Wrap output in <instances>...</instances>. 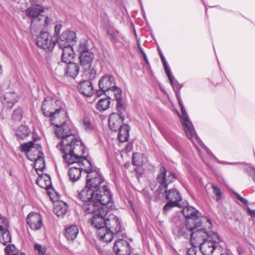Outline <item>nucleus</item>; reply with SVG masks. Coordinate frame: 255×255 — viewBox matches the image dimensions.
<instances>
[{
    "instance_id": "obj_58",
    "label": "nucleus",
    "mask_w": 255,
    "mask_h": 255,
    "mask_svg": "<svg viewBox=\"0 0 255 255\" xmlns=\"http://www.w3.org/2000/svg\"><path fill=\"white\" fill-rule=\"evenodd\" d=\"M3 70L2 66L0 64V77L2 75Z\"/></svg>"
},
{
    "instance_id": "obj_49",
    "label": "nucleus",
    "mask_w": 255,
    "mask_h": 255,
    "mask_svg": "<svg viewBox=\"0 0 255 255\" xmlns=\"http://www.w3.org/2000/svg\"><path fill=\"white\" fill-rule=\"evenodd\" d=\"M89 71V80L92 82L97 76V71L93 68L90 69Z\"/></svg>"
},
{
    "instance_id": "obj_10",
    "label": "nucleus",
    "mask_w": 255,
    "mask_h": 255,
    "mask_svg": "<svg viewBox=\"0 0 255 255\" xmlns=\"http://www.w3.org/2000/svg\"><path fill=\"white\" fill-rule=\"evenodd\" d=\"M54 102L50 99L45 98L43 101L41 106V111L46 117L50 118V123L52 125H58L55 119L59 118L60 112L63 109L58 108L55 109Z\"/></svg>"
},
{
    "instance_id": "obj_32",
    "label": "nucleus",
    "mask_w": 255,
    "mask_h": 255,
    "mask_svg": "<svg viewBox=\"0 0 255 255\" xmlns=\"http://www.w3.org/2000/svg\"><path fill=\"white\" fill-rule=\"evenodd\" d=\"M30 132V129L28 127L21 125L16 130V135L18 140H23L29 135Z\"/></svg>"
},
{
    "instance_id": "obj_19",
    "label": "nucleus",
    "mask_w": 255,
    "mask_h": 255,
    "mask_svg": "<svg viewBox=\"0 0 255 255\" xmlns=\"http://www.w3.org/2000/svg\"><path fill=\"white\" fill-rule=\"evenodd\" d=\"M26 222L30 229L34 231L40 229L42 226V217L37 213H30L26 218Z\"/></svg>"
},
{
    "instance_id": "obj_57",
    "label": "nucleus",
    "mask_w": 255,
    "mask_h": 255,
    "mask_svg": "<svg viewBox=\"0 0 255 255\" xmlns=\"http://www.w3.org/2000/svg\"><path fill=\"white\" fill-rule=\"evenodd\" d=\"M175 93L176 94V96L177 98V99L178 100V97H180V91H178V92H177V91H175Z\"/></svg>"
},
{
    "instance_id": "obj_51",
    "label": "nucleus",
    "mask_w": 255,
    "mask_h": 255,
    "mask_svg": "<svg viewBox=\"0 0 255 255\" xmlns=\"http://www.w3.org/2000/svg\"><path fill=\"white\" fill-rule=\"evenodd\" d=\"M236 197L237 199H238L240 202L242 203L247 205L248 203V201L245 198L242 197L239 194L236 193H235Z\"/></svg>"
},
{
    "instance_id": "obj_27",
    "label": "nucleus",
    "mask_w": 255,
    "mask_h": 255,
    "mask_svg": "<svg viewBox=\"0 0 255 255\" xmlns=\"http://www.w3.org/2000/svg\"><path fill=\"white\" fill-rule=\"evenodd\" d=\"M37 154L36 156L30 157L29 154H27V158L30 161H34V167L36 170L42 171L45 167L44 160L40 157L39 154Z\"/></svg>"
},
{
    "instance_id": "obj_42",
    "label": "nucleus",
    "mask_w": 255,
    "mask_h": 255,
    "mask_svg": "<svg viewBox=\"0 0 255 255\" xmlns=\"http://www.w3.org/2000/svg\"><path fill=\"white\" fill-rule=\"evenodd\" d=\"M22 118V114L21 109L18 108L15 109L12 113V119L15 121L19 122Z\"/></svg>"
},
{
    "instance_id": "obj_61",
    "label": "nucleus",
    "mask_w": 255,
    "mask_h": 255,
    "mask_svg": "<svg viewBox=\"0 0 255 255\" xmlns=\"http://www.w3.org/2000/svg\"><path fill=\"white\" fill-rule=\"evenodd\" d=\"M144 58L145 60L146 61H147V58H145L144 57Z\"/></svg>"
},
{
    "instance_id": "obj_26",
    "label": "nucleus",
    "mask_w": 255,
    "mask_h": 255,
    "mask_svg": "<svg viewBox=\"0 0 255 255\" xmlns=\"http://www.w3.org/2000/svg\"><path fill=\"white\" fill-rule=\"evenodd\" d=\"M166 192V198L169 201L175 202L177 204H182V197L180 194L175 189H171L167 191L165 189Z\"/></svg>"
},
{
    "instance_id": "obj_55",
    "label": "nucleus",
    "mask_w": 255,
    "mask_h": 255,
    "mask_svg": "<svg viewBox=\"0 0 255 255\" xmlns=\"http://www.w3.org/2000/svg\"><path fill=\"white\" fill-rule=\"evenodd\" d=\"M201 158L204 163H205L207 165H209V162L206 159L203 157H201Z\"/></svg>"
},
{
    "instance_id": "obj_39",
    "label": "nucleus",
    "mask_w": 255,
    "mask_h": 255,
    "mask_svg": "<svg viewBox=\"0 0 255 255\" xmlns=\"http://www.w3.org/2000/svg\"><path fill=\"white\" fill-rule=\"evenodd\" d=\"M174 207H182V204H177L175 202L169 201L164 206L163 208V212L164 214H166L170 211Z\"/></svg>"
},
{
    "instance_id": "obj_56",
    "label": "nucleus",
    "mask_w": 255,
    "mask_h": 255,
    "mask_svg": "<svg viewBox=\"0 0 255 255\" xmlns=\"http://www.w3.org/2000/svg\"><path fill=\"white\" fill-rule=\"evenodd\" d=\"M178 103H179V105H183V103H182V100H181L180 97H178Z\"/></svg>"
},
{
    "instance_id": "obj_41",
    "label": "nucleus",
    "mask_w": 255,
    "mask_h": 255,
    "mask_svg": "<svg viewBox=\"0 0 255 255\" xmlns=\"http://www.w3.org/2000/svg\"><path fill=\"white\" fill-rule=\"evenodd\" d=\"M7 246L5 248L4 251L6 255H17L18 250L13 245L8 244Z\"/></svg>"
},
{
    "instance_id": "obj_22",
    "label": "nucleus",
    "mask_w": 255,
    "mask_h": 255,
    "mask_svg": "<svg viewBox=\"0 0 255 255\" xmlns=\"http://www.w3.org/2000/svg\"><path fill=\"white\" fill-rule=\"evenodd\" d=\"M17 96L15 93L8 92L3 95L1 102L4 107L11 109L17 102Z\"/></svg>"
},
{
    "instance_id": "obj_3",
    "label": "nucleus",
    "mask_w": 255,
    "mask_h": 255,
    "mask_svg": "<svg viewBox=\"0 0 255 255\" xmlns=\"http://www.w3.org/2000/svg\"><path fill=\"white\" fill-rule=\"evenodd\" d=\"M83 210L87 213L93 214L91 224L97 230V235L100 239L106 242H110L113 240V233L110 230L106 229L107 218L105 217L111 208L99 207L92 203L82 204Z\"/></svg>"
},
{
    "instance_id": "obj_47",
    "label": "nucleus",
    "mask_w": 255,
    "mask_h": 255,
    "mask_svg": "<svg viewBox=\"0 0 255 255\" xmlns=\"http://www.w3.org/2000/svg\"><path fill=\"white\" fill-rule=\"evenodd\" d=\"M158 51H159L160 57V58L161 59L163 65V67H164V69L165 72H167L168 71L170 70V68H169V66H168V65L167 64V62L166 61L165 58L164 57V56L163 54H162V52L159 49H158Z\"/></svg>"
},
{
    "instance_id": "obj_12",
    "label": "nucleus",
    "mask_w": 255,
    "mask_h": 255,
    "mask_svg": "<svg viewBox=\"0 0 255 255\" xmlns=\"http://www.w3.org/2000/svg\"><path fill=\"white\" fill-rule=\"evenodd\" d=\"M180 106L182 113V115L180 116V119L186 135L188 138L191 139L193 143L196 146L195 142V140L196 141L199 140V137L196 134L193 126L189 119L183 104L180 105Z\"/></svg>"
},
{
    "instance_id": "obj_33",
    "label": "nucleus",
    "mask_w": 255,
    "mask_h": 255,
    "mask_svg": "<svg viewBox=\"0 0 255 255\" xmlns=\"http://www.w3.org/2000/svg\"><path fill=\"white\" fill-rule=\"evenodd\" d=\"M78 233L79 230L77 226H71L66 229L65 236L68 240L73 241L77 237Z\"/></svg>"
},
{
    "instance_id": "obj_54",
    "label": "nucleus",
    "mask_w": 255,
    "mask_h": 255,
    "mask_svg": "<svg viewBox=\"0 0 255 255\" xmlns=\"http://www.w3.org/2000/svg\"><path fill=\"white\" fill-rule=\"evenodd\" d=\"M138 47L139 48L140 51L142 54L143 57H144L145 58H146V55L145 53H144V52L143 51V50H142V49L141 48V47L140 46V45L139 44L138 45Z\"/></svg>"
},
{
    "instance_id": "obj_5",
    "label": "nucleus",
    "mask_w": 255,
    "mask_h": 255,
    "mask_svg": "<svg viewBox=\"0 0 255 255\" xmlns=\"http://www.w3.org/2000/svg\"><path fill=\"white\" fill-rule=\"evenodd\" d=\"M44 12V7L40 5H33L26 11L27 16L31 19L30 30L32 34L37 30H41L51 22V19L41 14Z\"/></svg>"
},
{
    "instance_id": "obj_25",
    "label": "nucleus",
    "mask_w": 255,
    "mask_h": 255,
    "mask_svg": "<svg viewBox=\"0 0 255 255\" xmlns=\"http://www.w3.org/2000/svg\"><path fill=\"white\" fill-rule=\"evenodd\" d=\"M60 48L62 49V62L66 64L72 62L75 55L73 47L65 46Z\"/></svg>"
},
{
    "instance_id": "obj_11",
    "label": "nucleus",
    "mask_w": 255,
    "mask_h": 255,
    "mask_svg": "<svg viewBox=\"0 0 255 255\" xmlns=\"http://www.w3.org/2000/svg\"><path fill=\"white\" fill-rule=\"evenodd\" d=\"M180 106L182 113V115L180 116V119L186 135L188 138L191 139L193 143L196 146L195 142V140L196 141L199 140V137L196 134L193 126L189 119L183 104L180 105Z\"/></svg>"
},
{
    "instance_id": "obj_48",
    "label": "nucleus",
    "mask_w": 255,
    "mask_h": 255,
    "mask_svg": "<svg viewBox=\"0 0 255 255\" xmlns=\"http://www.w3.org/2000/svg\"><path fill=\"white\" fill-rule=\"evenodd\" d=\"M197 245H192V247L186 250V255H196Z\"/></svg>"
},
{
    "instance_id": "obj_9",
    "label": "nucleus",
    "mask_w": 255,
    "mask_h": 255,
    "mask_svg": "<svg viewBox=\"0 0 255 255\" xmlns=\"http://www.w3.org/2000/svg\"><path fill=\"white\" fill-rule=\"evenodd\" d=\"M221 239L217 233H212L206 241L198 245L203 255H212L216 248H220Z\"/></svg>"
},
{
    "instance_id": "obj_20",
    "label": "nucleus",
    "mask_w": 255,
    "mask_h": 255,
    "mask_svg": "<svg viewBox=\"0 0 255 255\" xmlns=\"http://www.w3.org/2000/svg\"><path fill=\"white\" fill-rule=\"evenodd\" d=\"M106 229L110 230L114 235L119 234L121 231V223L118 218L113 214H110L107 218Z\"/></svg>"
},
{
    "instance_id": "obj_40",
    "label": "nucleus",
    "mask_w": 255,
    "mask_h": 255,
    "mask_svg": "<svg viewBox=\"0 0 255 255\" xmlns=\"http://www.w3.org/2000/svg\"><path fill=\"white\" fill-rule=\"evenodd\" d=\"M47 179H44L43 178L41 177L38 179L36 181V184L44 189H47L51 185V181L49 177H47Z\"/></svg>"
},
{
    "instance_id": "obj_24",
    "label": "nucleus",
    "mask_w": 255,
    "mask_h": 255,
    "mask_svg": "<svg viewBox=\"0 0 255 255\" xmlns=\"http://www.w3.org/2000/svg\"><path fill=\"white\" fill-rule=\"evenodd\" d=\"M42 147L40 145L33 144V142L32 141H29L23 144H22L20 145V150L21 151H23L25 153L26 155L27 156V154H29L30 157H32L31 152L35 151L38 154L40 153V150H41Z\"/></svg>"
},
{
    "instance_id": "obj_28",
    "label": "nucleus",
    "mask_w": 255,
    "mask_h": 255,
    "mask_svg": "<svg viewBox=\"0 0 255 255\" xmlns=\"http://www.w3.org/2000/svg\"><path fill=\"white\" fill-rule=\"evenodd\" d=\"M110 91H112L115 95V98L117 101V110H123V108H125L124 106L123 103L121 99L122 90L119 87H117L116 84L115 87L112 88Z\"/></svg>"
},
{
    "instance_id": "obj_1",
    "label": "nucleus",
    "mask_w": 255,
    "mask_h": 255,
    "mask_svg": "<svg viewBox=\"0 0 255 255\" xmlns=\"http://www.w3.org/2000/svg\"><path fill=\"white\" fill-rule=\"evenodd\" d=\"M78 197L83 204L92 203L99 207L113 209L114 203L111 193L104 178L97 171L88 173L86 184Z\"/></svg>"
},
{
    "instance_id": "obj_62",
    "label": "nucleus",
    "mask_w": 255,
    "mask_h": 255,
    "mask_svg": "<svg viewBox=\"0 0 255 255\" xmlns=\"http://www.w3.org/2000/svg\"><path fill=\"white\" fill-rule=\"evenodd\" d=\"M199 153L200 155V150H199Z\"/></svg>"
},
{
    "instance_id": "obj_4",
    "label": "nucleus",
    "mask_w": 255,
    "mask_h": 255,
    "mask_svg": "<svg viewBox=\"0 0 255 255\" xmlns=\"http://www.w3.org/2000/svg\"><path fill=\"white\" fill-rule=\"evenodd\" d=\"M85 150L83 151H79L76 154V152L70 153L71 155H74L75 159H73V161L71 162H66L68 164H76L77 166L71 167L68 171V175L70 181L75 182L78 180L81 176L82 171L87 174L86 180L88 173L93 172L97 171L95 170L92 169V167L90 161L85 157H84L82 155L84 153Z\"/></svg>"
},
{
    "instance_id": "obj_21",
    "label": "nucleus",
    "mask_w": 255,
    "mask_h": 255,
    "mask_svg": "<svg viewBox=\"0 0 255 255\" xmlns=\"http://www.w3.org/2000/svg\"><path fill=\"white\" fill-rule=\"evenodd\" d=\"M94 58V54L92 51H87V52L80 54V64L85 71L90 69Z\"/></svg>"
},
{
    "instance_id": "obj_16",
    "label": "nucleus",
    "mask_w": 255,
    "mask_h": 255,
    "mask_svg": "<svg viewBox=\"0 0 255 255\" xmlns=\"http://www.w3.org/2000/svg\"><path fill=\"white\" fill-rule=\"evenodd\" d=\"M36 44L39 47L45 50L51 51L55 45V41L52 39L48 32L41 31L37 37Z\"/></svg>"
},
{
    "instance_id": "obj_18",
    "label": "nucleus",
    "mask_w": 255,
    "mask_h": 255,
    "mask_svg": "<svg viewBox=\"0 0 255 255\" xmlns=\"http://www.w3.org/2000/svg\"><path fill=\"white\" fill-rule=\"evenodd\" d=\"M116 81L114 77L111 75H105L102 77L99 81L98 85L100 89V94L105 93L106 91H109L112 88L115 87Z\"/></svg>"
},
{
    "instance_id": "obj_15",
    "label": "nucleus",
    "mask_w": 255,
    "mask_h": 255,
    "mask_svg": "<svg viewBox=\"0 0 255 255\" xmlns=\"http://www.w3.org/2000/svg\"><path fill=\"white\" fill-rule=\"evenodd\" d=\"M113 250L117 255H129L130 247L129 244L126 240L119 239L115 243ZM101 255H113L111 252L100 251Z\"/></svg>"
},
{
    "instance_id": "obj_43",
    "label": "nucleus",
    "mask_w": 255,
    "mask_h": 255,
    "mask_svg": "<svg viewBox=\"0 0 255 255\" xmlns=\"http://www.w3.org/2000/svg\"><path fill=\"white\" fill-rule=\"evenodd\" d=\"M141 155L138 153H133L132 155V163L136 166L140 165L141 161Z\"/></svg>"
},
{
    "instance_id": "obj_2",
    "label": "nucleus",
    "mask_w": 255,
    "mask_h": 255,
    "mask_svg": "<svg viewBox=\"0 0 255 255\" xmlns=\"http://www.w3.org/2000/svg\"><path fill=\"white\" fill-rule=\"evenodd\" d=\"M56 127L55 129V135L61 139L60 142L57 145V148L63 154V157L65 162H72L73 159H75L74 155L70 153L76 152V154L79 151L85 150L84 146L81 140L76 137L74 128L66 124L62 125H53Z\"/></svg>"
},
{
    "instance_id": "obj_29",
    "label": "nucleus",
    "mask_w": 255,
    "mask_h": 255,
    "mask_svg": "<svg viewBox=\"0 0 255 255\" xmlns=\"http://www.w3.org/2000/svg\"><path fill=\"white\" fill-rule=\"evenodd\" d=\"M66 71L67 76L75 78L79 72V66L78 64L73 62L67 63Z\"/></svg>"
},
{
    "instance_id": "obj_36",
    "label": "nucleus",
    "mask_w": 255,
    "mask_h": 255,
    "mask_svg": "<svg viewBox=\"0 0 255 255\" xmlns=\"http://www.w3.org/2000/svg\"><path fill=\"white\" fill-rule=\"evenodd\" d=\"M166 75H167L171 85L174 91V92L180 91L181 88V86H180L177 81L175 80L174 77L172 76L171 72L170 70L168 71L165 72Z\"/></svg>"
},
{
    "instance_id": "obj_52",
    "label": "nucleus",
    "mask_w": 255,
    "mask_h": 255,
    "mask_svg": "<svg viewBox=\"0 0 255 255\" xmlns=\"http://www.w3.org/2000/svg\"><path fill=\"white\" fill-rule=\"evenodd\" d=\"M247 209L248 214L252 218L255 217V210H251L250 207L247 206Z\"/></svg>"
},
{
    "instance_id": "obj_45",
    "label": "nucleus",
    "mask_w": 255,
    "mask_h": 255,
    "mask_svg": "<svg viewBox=\"0 0 255 255\" xmlns=\"http://www.w3.org/2000/svg\"><path fill=\"white\" fill-rule=\"evenodd\" d=\"M212 188L214 194L216 196L217 201L220 200L222 198L223 194L220 188L214 184L212 185Z\"/></svg>"
},
{
    "instance_id": "obj_23",
    "label": "nucleus",
    "mask_w": 255,
    "mask_h": 255,
    "mask_svg": "<svg viewBox=\"0 0 255 255\" xmlns=\"http://www.w3.org/2000/svg\"><path fill=\"white\" fill-rule=\"evenodd\" d=\"M78 89L79 92L86 97L92 96L94 92L92 83L88 80L81 82L78 85Z\"/></svg>"
},
{
    "instance_id": "obj_14",
    "label": "nucleus",
    "mask_w": 255,
    "mask_h": 255,
    "mask_svg": "<svg viewBox=\"0 0 255 255\" xmlns=\"http://www.w3.org/2000/svg\"><path fill=\"white\" fill-rule=\"evenodd\" d=\"M176 177L174 174L170 171H167L164 166H161L159 169V173L157 176L156 180L160 184L158 187L159 191L162 189H166L169 183L173 182Z\"/></svg>"
},
{
    "instance_id": "obj_6",
    "label": "nucleus",
    "mask_w": 255,
    "mask_h": 255,
    "mask_svg": "<svg viewBox=\"0 0 255 255\" xmlns=\"http://www.w3.org/2000/svg\"><path fill=\"white\" fill-rule=\"evenodd\" d=\"M123 110L118 111V113H112L109 118V126L111 130L117 131L119 130L118 138L120 141L124 142L127 141L129 138L130 128L128 124L122 125L125 119Z\"/></svg>"
},
{
    "instance_id": "obj_8",
    "label": "nucleus",
    "mask_w": 255,
    "mask_h": 255,
    "mask_svg": "<svg viewBox=\"0 0 255 255\" xmlns=\"http://www.w3.org/2000/svg\"><path fill=\"white\" fill-rule=\"evenodd\" d=\"M172 222V232L175 239H188L191 232L198 228L178 216L174 217Z\"/></svg>"
},
{
    "instance_id": "obj_34",
    "label": "nucleus",
    "mask_w": 255,
    "mask_h": 255,
    "mask_svg": "<svg viewBox=\"0 0 255 255\" xmlns=\"http://www.w3.org/2000/svg\"><path fill=\"white\" fill-rule=\"evenodd\" d=\"M0 242L4 246L11 242V235L8 229L5 231H0Z\"/></svg>"
},
{
    "instance_id": "obj_31",
    "label": "nucleus",
    "mask_w": 255,
    "mask_h": 255,
    "mask_svg": "<svg viewBox=\"0 0 255 255\" xmlns=\"http://www.w3.org/2000/svg\"><path fill=\"white\" fill-rule=\"evenodd\" d=\"M197 142L201 144V145L203 147V148L206 150L208 155L213 158H214L218 163L222 164H227V165H238L240 164L239 162H229L225 161L220 160L218 159L211 151V150L208 148L204 143L201 141V140L199 138L198 140H196Z\"/></svg>"
},
{
    "instance_id": "obj_46",
    "label": "nucleus",
    "mask_w": 255,
    "mask_h": 255,
    "mask_svg": "<svg viewBox=\"0 0 255 255\" xmlns=\"http://www.w3.org/2000/svg\"><path fill=\"white\" fill-rule=\"evenodd\" d=\"M34 249L37 251L38 255H44L47 250L46 248L37 243L34 244Z\"/></svg>"
},
{
    "instance_id": "obj_60",
    "label": "nucleus",
    "mask_w": 255,
    "mask_h": 255,
    "mask_svg": "<svg viewBox=\"0 0 255 255\" xmlns=\"http://www.w3.org/2000/svg\"><path fill=\"white\" fill-rule=\"evenodd\" d=\"M35 0H30L31 2H34Z\"/></svg>"
},
{
    "instance_id": "obj_38",
    "label": "nucleus",
    "mask_w": 255,
    "mask_h": 255,
    "mask_svg": "<svg viewBox=\"0 0 255 255\" xmlns=\"http://www.w3.org/2000/svg\"><path fill=\"white\" fill-rule=\"evenodd\" d=\"M82 126L83 128L88 132H91L94 129V125L91 122L89 119L85 117L82 120Z\"/></svg>"
},
{
    "instance_id": "obj_53",
    "label": "nucleus",
    "mask_w": 255,
    "mask_h": 255,
    "mask_svg": "<svg viewBox=\"0 0 255 255\" xmlns=\"http://www.w3.org/2000/svg\"><path fill=\"white\" fill-rule=\"evenodd\" d=\"M55 34L58 35L61 29V25H56L55 26Z\"/></svg>"
},
{
    "instance_id": "obj_44",
    "label": "nucleus",
    "mask_w": 255,
    "mask_h": 255,
    "mask_svg": "<svg viewBox=\"0 0 255 255\" xmlns=\"http://www.w3.org/2000/svg\"><path fill=\"white\" fill-rule=\"evenodd\" d=\"M8 227V220L0 214V231H5Z\"/></svg>"
},
{
    "instance_id": "obj_37",
    "label": "nucleus",
    "mask_w": 255,
    "mask_h": 255,
    "mask_svg": "<svg viewBox=\"0 0 255 255\" xmlns=\"http://www.w3.org/2000/svg\"><path fill=\"white\" fill-rule=\"evenodd\" d=\"M90 42L88 40L83 39L79 43L78 51L80 54L83 53L87 51H91Z\"/></svg>"
},
{
    "instance_id": "obj_17",
    "label": "nucleus",
    "mask_w": 255,
    "mask_h": 255,
    "mask_svg": "<svg viewBox=\"0 0 255 255\" xmlns=\"http://www.w3.org/2000/svg\"><path fill=\"white\" fill-rule=\"evenodd\" d=\"M76 33L72 31H66L62 33L58 39H56L60 47L72 46L76 41Z\"/></svg>"
},
{
    "instance_id": "obj_50",
    "label": "nucleus",
    "mask_w": 255,
    "mask_h": 255,
    "mask_svg": "<svg viewBox=\"0 0 255 255\" xmlns=\"http://www.w3.org/2000/svg\"><path fill=\"white\" fill-rule=\"evenodd\" d=\"M247 171L248 174L253 177V179L255 181V168L254 167H249L247 168Z\"/></svg>"
},
{
    "instance_id": "obj_35",
    "label": "nucleus",
    "mask_w": 255,
    "mask_h": 255,
    "mask_svg": "<svg viewBox=\"0 0 255 255\" xmlns=\"http://www.w3.org/2000/svg\"><path fill=\"white\" fill-rule=\"evenodd\" d=\"M110 105V98L107 97L102 98L98 101L97 107L100 111H104L109 108Z\"/></svg>"
},
{
    "instance_id": "obj_7",
    "label": "nucleus",
    "mask_w": 255,
    "mask_h": 255,
    "mask_svg": "<svg viewBox=\"0 0 255 255\" xmlns=\"http://www.w3.org/2000/svg\"><path fill=\"white\" fill-rule=\"evenodd\" d=\"M183 207L182 212L186 218V222H189L190 224L195 227H199L203 224L206 223L209 225L208 228L211 226V221L206 216H202L201 214L195 208L192 206L185 205L184 202L182 203Z\"/></svg>"
},
{
    "instance_id": "obj_59",
    "label": "nucleus",
    "mask_w": 255,
    "mask_h": 255,
    "mask_svg": "<svg viewBox=\"0 0 255 255\" xmlns=\"http://www.w3.org/2000/svg\"><path fill=\"white\" fill-rule=\"evenodd\" d=\"M20 255H26L25 253H21Z\"/></svg>"
},
{
    "instance_id": "obj_13",
    "label": "nucleus",
    "mask_w": 255,
    "mask_h": 255,
    "mask_svg": "<svg viewBox=\"0 0 255 255\" xmlns=\"http://www.w3.org/2000/svg\"><path fill=\"white\" fill-rule=\"evenodd\" d=\"M204 223L205 224V226L207 228H204L197 229L195 231L194 230L191 232L190 238L192 245L198 246L203 242L206 241L208 237H209L212 233H216L211 231L212 226L211 228L209 229L208 227L209 225L206 223Z\"/></svg>"
},
{
    "instance_id": "obj_30",
    "label": "nucleus",
    "mask_w": 255,
    "mask_h": 255,
    "mask_svg": "<svg viewBox=\"0 0 255 255\" xmlns=\"http://www.w3.org/2000/svg\"><path fill=\"white\" fill-rule=\"evenodd\" d=\"M67 204L63 201L57 202L54 207L53 212L58 217H63L67 211Z\"/></svg>"
}]
</instances>
